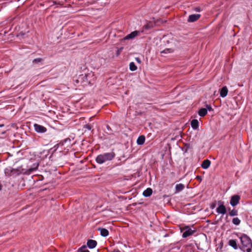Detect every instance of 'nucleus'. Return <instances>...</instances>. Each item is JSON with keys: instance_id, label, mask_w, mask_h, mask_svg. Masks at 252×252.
Here are the masks:
<instances>
[{"instance_id": "nucleus-38", "label": "nucleus", "mask_w": 252, "mask_h": 252, "mask_svg": "<svg viewBox=\"0 0 252 252\" xmlns=\"http://www.w3.org/2000/svg\"><path fill=\"white\" fill-rule=\"evenodd\" d=\"M110 127L109 126H107V128L109 129Z\"/></svg>"}, {"instance_id": "nucleus-35", "label": "nucleus", "mask_w": 252, "mask_h": 252, "mask_svg": "<svg viewBox=\"0 0 252 252\" xmlns=\"http://www.w3.org/2000/svg\"><path fill=\"white\" fill-rule=\"evenodd\" d=\"M2 189V185L1 184H0V191Z\"/></svg>"}, {"instance_id": "nucleus-39", "label": "nucleus", "mask_w": 252, "mask_h": 252, "mask_svg": "<svg viewBox=\"0 0 252 252\" xmlns=\"http://www.w3.org/2000/svg\"><path fill=\"white\" fill-rule=\"evenodd\" d=\"M214 207H215V205H213L212 208H213Z\"/></svg>"}, {"instance_id": "nucleus-25", "label": "nucleus", "mask_w": 252, "mask_h": 252, "mask_svg": "<svg viewBox=\"0 0 252 252\" xmlns=\"http://www.w3.org/2000/svg\"><path fill=\"white\" fill-rule=\"evenodd\" d=\"M83 127L84 128L87 129L89 130H90L92 129V126L90 124H87V125H84L83 126Z\"/></svg>"}, {"instance_id": "nucleus-27", "label": "nucleus", "mask_w": 252, "mask_h": 252, "mask_svg": "<svg viewBox=\"0 0 252 252\" xmlns=\"http://www.w3.org/2000/svg\"><path fill=\"white\" fill-rule=\"evenodd\" d=\"M38 166V164H37V165H36L35 167H34V168H29V170H29V171L30 172H32V171H35V170H36V169H37Z\"/></svg>"}, {"instance_id": "nucleus-31", "label": "nucleus", "mask_w": 252, "mask_h": 252, "mask_svg": "<svg viewBox=\"0 0 252 252\" xmlns=\"http://www.w3.org/2000/svg\"><path fill=\"white\" fill-rule=\"evenodd\" d=\"M196 179H197V180H199L200 181H201L202 179H201V177L200 176H197L196 177Z\"/></svg>"}, {"instance_id": "nucleus-9", "label": "nucleus", "mask_w": 252, "mask_h": 252, "mask_svg": "<svg viewBox=\"0 0 252 252\" xmlns=\"http://www.w3.org/2000/svg\"><path fill=\"white\" fill-rule=\"evenodd\" d=\"M216 211L218 213L222 215H224L226 213V209L225 206L223 205V202H222L221 204H220L217 208Z\"/></svg>"}, {"instance_id": "nucleus-13", "label": "nucleus", "mask_w": 252, "mask_h": 252, "mask_svg": "<svg viewBox=\"0 0 252 252\" xmlns=\"http://www.w3.org/2000/svg\"><path fill=\"white\" fill-rule=\"evenodd\" d=\"M228 94V89L226 86L223 87L220 91V95L222 97H225Z\"/></svg>"}, {"instance_id": "nucleus-30", "label": "nucleus", "mask_w": 252, "mask_h": 252, "mask_svg": "<svg viewBox=\"0 0 252 252\" xmlns=\"http://www.w3.org/2000/svg\"><path fill=\"white\" fill-rule=\"evenodd\" d=\"M194 10L197 12H200L201 11V9L199 7H196L194 8Z\"/></svg>"}, {"instance_id": "nucleus-4", "label": "nucleus", "mask_w": 252, "mask_h": 252, "mask_svg": "<svg viewBox=\"0 0 252 252\" xmlns=\"http://www.w3.org/2000/svg\"><path fill=\"white\" fill-rule=\"evenodd\" d=\"M94 78V75L91 73L86 74L85 76H82L81 77V79H83L85 84H86V83H88V84H93Z\"/></svg>"}, {"instance_id": "nucleus-23", "label": "nucleus", "mask_w": 252, "mask_h": 252, "mask_svg": "<svg viewBox=\"0 0 252 252\" xmlns=\"http://www.w3.org/2000/svg\"><path fill=\"white\" fill-rule=\"evenodd\" d=\"M229 215L230 216H235L238 215V211L235 209L231 210L229 212Z\"/></svg>"}, {"instance_id": "nucleus-2", "label": "nucleus", "mask_w": 252, "mask_h": 252, "mask_svg": "<svg viewBox=\"0 0 252 252\" xmlns=\"http://www.w3.org/2000/svg\"><path fill=\"white\" fill-rule=\"evenodd\" d=\"M115 157V154L113 152L105 153L98 155L95 158V161L97 163L101 164L112 160Z\"/></svg>"}, {"instance_id": "nucleus-20", "label": "nucleus", "mask_w": 252, "mask_h": 252, "mask_svg": "<svg viewBox=\"0 0 252 252\" xmlns=\"http://www.w3.org/2000/svg\"><path fill=\"white\" fill-rule=\"evenodd\" d=\"M43 61V59H42V58H36V59H34L33 61H32V63L33 64H42V62Z\"/></svg>"}, {"instance_id": "nucleus-6", "label": "nucleus", "mask_w": 252, "mask_h": 252, "mask_svg": "<svg viewBox=\"0 0 252 252\" xmlns=\"http://www.w3.org/2000/svg\"><path fill=\"white\" fill-rule=\"evenodd\" d=\"M33 126L35 131L38 133H44L47 131V128L43 126L35 124Z\"/></svg>"}, {"instance_id": "nucleus-26", "label": "nucleus", "mask_w": 252, "mask_h": 252, "mask_svg": "<svg viewBox=\"0 0 252 252\" xmlns=\"http://www.w3.org/2000/svg\"><path fill=\"white\" fill-rule=\"evenodd\" d=\"M206 109H207V111L208 110L209 111H213V109L210 105L206 104Z\"/></svg>"}, {"instance_id": "nucleus-21", "label": "nucleus", "mask_w": 252, "mask_h": 252, "mask_svg": "<svg viewBox=\"0 0 252 252\" xmlns=\"http://www.w3.org/2000/svg\"><path fill=\"white\" fill-rule=\"evenodd\" d=\"M137 67L133 62H131L129 63V69L131 71H135L137 69Z\"/></svg>"}, {"instance_id": "nucleus-10", "label": "nucleus", "mask_w": 252, "mask_h": 252, "mask_svg": "<svg viewBox=\"0 0 252 252\" xmlns=\"http://www.w3.org/2000/svg\"><path fill=\"white\" fill-rule=\"evenodd\" d=\"M87 245L89 248L94 249L96 246L97 242L95 240L90 239L88 240Z\"/></svg>"}, {"instance_id": "nucleus-33", "label": "nucleus", "mask_w": 252, "mask_h": 252, "mask_svg": "<svg viewBox=\"0 0 252 252\" xmlns=\"http://www.w3.org/2000/svg\"><path fill=\"white\" fill-rule=\"evenodd\" d=\"M113 252H120V251L118 249H115Z\"/></svg>"}, {"instance_id": "nucleus-14", "label": "nucleus", "mask_w": 252, "mask_h": 252, "mask_svg": "<svg viewBox=\"0 0 252 252\" xmlns=\"http://www.w3.org/2000/svg\"><path fill=\"white\" fill-rule=\"evenodd\" d=\"M228 244L230 246L232 247L234 249H238V245L237 244L236 240L231 239L228 242Z\"/></svg>"}, {"instance_id": "nucleus-12", "label": "nucleus", "mask_w": 252, "mask_h": 252, "mask_svg": "<svg viewBox=\"0 0 252 252\" xmlns=\"http://www.w3.org/2000/svg\"><path fill=\"white\" fill-rule=\"evenodd\" d=\"M211 164V161L209 159H205L202 161L201 167L204 169H208Z\"/></svg>"}, {"instance_id": "nucleus-34", "label": "nucleus", "mask_w": 252, "mask_h": 252, "mask_svg": "<svg viewBox=\"0 0 252 252\" xmlns=\"http://www.w3.org/2000/svg\"><path fill=\"white\" fill-rule=\"evenodd\" d=\"M80 252H90V251L88 250H86L84 251H81Z\"/></svg>"}, {"instance_id": "nucleus-1", "label": "nucleus", "mask_w": 252, "mask_h": 252, "mask_svg": "<svg viewBox=\"0 0 252 252\" xmlns=\"http://www.w3.org/2000/svg\"><path fill=\"white\" fill-rule=\"evenodd\" d=\"M241 245L240 249L244 252H252V241L246 234H243L240 237Z\"/></svg>"}, {"instance_id": "nucleus-3", "label": "nucleus", "mask_w": 252, "mask_h": 252, "mask_svg": "<svg viewBox=\"0 0 252 252\" xmlns=\"http://www.w3.org/2000/svg\"><path fill=\"white\" fill-rule=\"evenodd\" d=\"M181 232H182V237L187 238L196 232L195 230H192L189 226H185L180 228Z\"/></svg>"}, {"instance_id": "nucleus-15", "label": "nucleus", "mask_w": 252, "mask_h": 252, "mask_svg": "<svg viewBox=\"0 0 252 252\" xmlns=\"http://www.w3.org/2000/svg\"><path fill=\"white\" fill-rule=\"evenodd\" d=\"M199 123L197 120L193 119L191 121V126L193 129H197Z\"/></svg>"}, {"instance_id": "nucleus-37", "label": "nucleus", "mask_w": 252, "mask_h": 252, "mask_svg": "<svg viewBox=\"0 0 252 252\" xmlns=\"http://www.w3.org/2000/svg\"><path fill=\"white\" fill-rule=\"evenodd\" d=\"M54 3H55V4H57V2L56 1H54Z\"/></svg>"}, {"instance_id": "nucleus-32", "label": "nucleus", "mask_w": 252, "mask_h": 252, "mask_svg": "<svg viewBox=\"0 0 252 252\" xmlns=\"http://www.w3.org/2000/svg\"><path fill=\"white\" fill-rule=\"evenodd\" d=\"M135 60L137 61V62H138L139 63H141V60L139 58H136Z\"/></svg>"}, {"instance_id": "nucleus-29", "label": "nucleus", "mask_w": 252, "mask_h": 252, "mask_svg": "<svg viewBox=\"0 0 252 252\" xmlns=\"http://www.w3.org/2000/svg\"><path fill=\"white\" fill-rule=\"evenodd\" d=\"M123 49V48H121L120 49H118L117 52V56H118L120 53L121 52L122 50Z\"/></svg>"}, {"instance_id": "nucleus-7", "label": "nucleus", "mask_w": 252, "mask_h": 252, "mask_svg": "<svg viewBox=\"0 0 252 252\" xmlns=\"http://www.w3.org/2000/svg\"><path fill=\"white\" fill-rule=\"evenodd\" d=\"M201 17L199 14H194L190 15L188 19V22L189 23L194 22L198 20Z\"/></svg>"}, {"instance_id": "nucleus-11", "label": "nucleus", "mask_w": 252, "mask_h": 252, "mask_svg": "<svg viewBox=\"0 0 252 252\" xmlns=\"http://www.w3.org/2000/svg\"><path fill=\"white\" fill-rule=\"evenodd\" d=\"M97 230L100 231V235L103 237H106L109 235L108 230L105 228L99 227Z\"/></svg>"}, {"instance_id": "nucleus-5", "label": "nucleus", "mask_w": 252, "mask_h": 252, "mask_svg": "<svg viewBox=\"0 0 252 252\" xmlns=\"http://www.w3.org/2000/svg\"><path fill=\"white\" fill-rule=\"evenodd\" d=\"M240 196L239 195H234L231 196L230 204L232 206H236L240 201Z\"/></svg>"}, {"instance_id": "nucleus-19", "label": "nucleus", "mask_w": 252, "mask_h": 252, "mask_svg": "<svg viewBox=\"0 0 252 252\" xmlns=\"http://www.w3.org/2000/svg\"><path fill=\"white\" fill-rule=\"evenodd\" d=\"M207 114V109L202 108L198 111V115L201 117H204Z\"/></svg>"}, {"instance_id": "nucleus-17", "label": "nucleus", "mask_w": 252, "mask_h": 252, "mask_svg": "<svg viewBox=\"0 0 252 252\" xmlns=\"http://www.w3.org/2000/svg\"><path fill=\"white\" fill-rule=\"evenodd\" d=\"M153 190L151 188H147L146 190H145L143 192V195L145 197H149L151 196L152 194Z\"/></svg>"}, {"instance_id": "nucleus-8", "label": "nucleus", "mask_w": 252, "mask_h": 252, "mask_svg": "<svg viewBox=\"0 0 252 252\" xmlns=\"http://www.w3.org/2000/svg\"><path fill=\"white\" fill-rule=\"evenodd\" d=\"M140 33V32L137 31H135L134 32H131L130 33L127 34L126 36L123 39L124 40H129L132 39L136 36L138 35Z\"/></svg>"}, {"instance_id": "nucleus-16", "label": "nucleus", "mask_w": 252, "mask_h": 252, "mask_svg": "<svg viewBox=\"0 0 252 252\" xmlns=\"http://www.w3.org/2000/svg\"><path fill=\"white\" fill-rule=\"evenodd\" d=\"M145 141V137L144 135L139 136L137 139V143L139 145H143Z\"/></svg>"}, {"instance_id": "nucleus-36", "label": "nucleus", "mask_w": 252, "mask_h": 252, "mask_svg": "<svg viewBox=\"0 0 252 252\" xmlns=\"http://www.w3.org/2000/svg\"><path fill=\"white\" fill-rule=\"evenodd\" d=\"M3 126V125H0V127H2V126Z\"/></svg>"}, {"instance_id": "nucleus-18", "label": "nucleus", "mask_w": 252, "mask_h": 252, "mask_svg": "<svg viewBox=\"0 0 252 252\" xmlns=\"http://www.w3.org/2000/svg\"><path fill=\"white\" fill-rule=\"evenodd\" d=\"M185 188V186L183 184H177L175 187L176 192H178L183 190Z\"/></svg>"}, {"instance_id": "nucleus-24", "label": "nucleus", "mask_w": 252, "mask_h": 252, "mask_svg": "<svg viewBox=\"0 0 252 252\" xmlns=\"http://www.w3.org/2000/svg\"><path fill=\"white\" fill-rule=\"evenodd\" d=\"M173 50L171 48H166L165 49L163 50V51H161L160 53L161 54H167V53H171L173 52Z\"/></svg>"}, {"instance_id": "nucleus-28", "label": "nucleus", "mask_w": 252, "mask_h": 252, "mask_svg": "<svg viewBox=\"0 0 252 252\" xmlns=\"http://www.w3.org/2000/svg\"><path fill=\"white\" fill-rule=\"evenodd\" d=\"M86 248V246L85 245H83L81 248H80L78 250V252H80L81 251H84L83 249H85Z\"/></svg>"}, {"instance_id": "nucleus-22", "label": "nucleus", "mask_w": 252, "mask_h": 252, "mask_svg": "<svg viewBox=\"0 0 252 252\" xmlns=\"http://www.w3.org/2000/svg\"><path fill=\"white\" fill-rule=\"evenodd\" d=\"M241 220L238 218H234L232 219V223L236 225H239Z\"/></svg>"}]
</instances>
